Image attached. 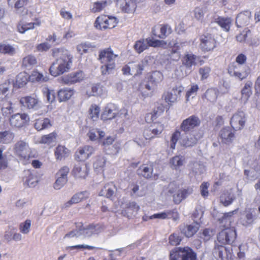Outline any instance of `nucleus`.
<instances>
[{
    "label": "nucleus",
    "mask_w": 260,
    "mask_h": 260,
    "mask_svg": "<svg viewBox=\"0 0 260 260\" xmlns=\"http://www.w3.org/2000/svg\"><path fill=\"white\" fill-rule=\"evenodd\" d=\"M53 56L56 57L49 68L50 73L54 77L69 71L72 63L73 56L70 52L64 48L53 50Z\"/></svg>",
    "instance_id": "nucleus-1"
},
{
    "label": "nucleus",
    "mask_w": 260,
    "mask_h": 260,
    "mask_svg": "<svg viewBox=\"0 0 260 260\" xmlns=\"http://www.w3.org/2000/svg\"><path fill=\"white\" fill-rule=\"evenodd\" d=\"M203 134L200 132H187L181 134L180 132L176 131L172 135L170 147L172 149H174L178 141L182 146L193 147L203 138Z\"/></svg>",
    "instance_id": "nucleus-2"
},
{
    "label": "nucleus",
    "mask_w": 260,
    "mask_h": 260,
    "mask_svg": "<svg viewBox=\"0 0 260 260\" xmlns=\"http://www.w3.org/2000/svg\"><path fill=\"white\" fill-rule=\"evenodd\" d=\"M236 211V210L225 213L219 219L220 223L222 224L224 226L226 227L219 233L217 236V240L221 244H232L236 238L237 234L234 228H228L232 222L231 217Z\"/></svg>",
    "instance_id": "nucleus-3"
},
{
    "label": "nucleus",
    "mask_w": 260,
    "mask_h": 260,
    "mask_svg": "<svg viewBox=\"0 0 260 260\" xmlns=\"http://www.w3.org/2000/svg\"><path fill=\"white\" fill-rule=\"evenodd\" d=\"M118 55L114 53L110 47L100 50L98 59L103 64L101 67L102 75L111 73L115 67V59Z\"/></svg>",
    "instance_id": "nucleus-4"
},
{
    "label": "nucleus",
    "mask_w": 260,
    "mask_h": 260,
    "mask_svg": "<svg viewBox=\"0 0 260 260\" xmlns=\"http://www.w3.org/2000/svg\"><path fill=\"white\" fill-rule=\"evenodd\" d=\"M170 260H197V254L189 247H176L170 252Z\"/></svg>",
    "instance_id": "nucleus-5"
},
{
    "label": "nucleus",
    "mask_w": 260,
    "mask_h": 260,
    "mask_svg": "<svg viewBox=\"0 0 260 260\" xmlns=\"http://www.w3.org/2000/svg\"><path fill=\"white\" fill-rule=\"evenodd\" d=\"M117 23L118 20L116 17L101 15L96 18L94 26L96 29L103 30L114 28Z\"/></svg>",
    "instance_id": "nucleus-6"
},
{
    "label": "nucleus",
    "mask_w": 260,
    "mask_h": 260,
    "mask_svg": "<svg viewBox=\"0 0 260 260\" xmlns=\"http://www.w3.org/2000/svg\"><path fill=\"white\" fill-rule=\"evenodd\" d=\"M250 72V70L248 66L231 64L228 68V73L230 75L240 81L246 79Z\"/></svg>",
    "instance_id": "nucleus-7"
},
{
    "label": "nucleus",
    "mask_w": 260,
    "mask_h": 260,
    "mask_svg": "<svg viewBox=\"0 0 260 260\" xmlns=\"http://www.w3.org/2000/svg\"><path fill=\"white\" fill-rule=\"evenodd\" d=\"M14 152L21 160L28 159L30 154L28 143L23 140L17 141L14 146Z\"/></svg>",
    "instance_id": "nucleus-8"
},
{
    "label": "nucleus",
    "mask_w": 260,
    "mask_h": 260,
    "mask_svg": "<svg viewBox=\"0 0 260 260\" xmlns=\"http://www.w3.org/2000/svg\"><path fill=\"white\" fill-rule=\"evenodd\" d=\"M247 120L246 114L242 111H238L231 118L230 124L234 131L241 130Z\"/></svg>",
    "instance_id": "nucleus-9"
},
{
    "label": "nucleus",
    "mask_w": 260,
    "mask_h": 260,
    "mask_svg": "<svg viewBox=\"0 0 260 260\" xmlns=\"http://www.w3.org/2000/svg\"><path fill=\"white\" fill-rule=\"evenodd\" d=\"M201 120L196 115H191L183 120L180 124V129L183 132H196L193 129L200 125Z\"/></svg>",
    "instance_id": "nucleus-10"
},
{
    "label": "nucleus",
    "mask_w": 260,
    "mask_h": 260,
    "mask_svg": "<svg viewBox=\"0 0 260 260\" xmlns=\"http://www.w3.org/2000/svg\"><path fill=\"white\" fill-rule=\"evenodd\" d=\"M200 41V48L204 52L212 51L217 46V41L210 34L202 35Z\"/></svg>",
    "instance_id": "nucleus-11"
},
{
    "label": "nucleus",
    "mask_w": 260,
    "mask_h": 260,
    "mask_svg": "<svg viewBox=\"0 0 260 260\" xmlns=\"http://www.w3.org/2000/svg\"><path fill=\"white\" fill-rule=\"evenodd\" d=\"M164 76L159 71L153 72L149 74L147 77L148 83L145 85V88L148 90L153 91L156 88L158 84L163 80Z\"/></svg>",
    "instance_id": "nucleus-12"
},
{
    "label": "nucleus",
    "mask_w": 260,
    "mask_h": 260,
    "mask_svg": "<svg viewBox=\"0 0 260 260\" xmlns=\"http://www.w3.org/2000/svg\"><path fill=\"white\" fill-rule=\"evenodd\" d=\"M159 41L151 38L140 39L137 41L134 46L135 51L140 54L148 48L149 46L156 47L158 45Z\"/></svg>",
    "instance_id": "nucleus-13"
},
{
    "label": "nucleus",
    "mask_w": 260,
    "mask_h": 260,
    "mask_svg": "<svg viewBox=\"0 0 260 260\" xmlns=\"http://www.w3.org/2000/svg\"><path fill=\"white\" fill-rule=\"evenodd\" d=\"M234 129L229 126L223 127L219 133V140L222 144L230 145L235 138Z\"/></svg>",
    "instance_id": "nucleus-14"
},
{
    "label": "nucleus",
    "mask_w": 260,
    "mask_h": 260,
    "mask_svg": "<svg viewBox=\"0 0 260 260\" xmlns=\"http://www.w3.org/2000/svg\"><path fill=\"white\" fill-rule=\"evenodd\" d=\"M20 102L24 107L30 110L36 111L41 108V102L36 96L23 97Z\"/></svg>",
    "instance_id": "nucleus-15"
},
{
    "label": "nucleus",
    "mask_w": 260,
    "mask_h": 260,
    "mask_svg": "<svg viewBox=\"0 0 260 260\" xmlns=\"http://www.w3.org/2000/svg\"><path fill=\"white\" fill-rule=\"evenodd\" d=\"M15 104L9 96L6 95L4 98L0 99V110L4 116H7L14 112Z\"/></svg>",
    "instance_id": "nucleus-16"
},
{
    "label": "nucleus",
    "mask_w": 260,
    "mask_h": 260,
    "mask_svg": "<svg viewBox=\"0 0 260 260\" xmlns=\"http://www.w3.org/2000/svg\"><path fill=\"white\" fill-rule=\"evenodd\" d=\"M146 63L142 61L139 63H130L122 68V71L125 75H134L135 76L141 74L144 70Z\"/></svg>",
    "instance_id": "nucleus-17"
},
{
    "label": "nucleus",
    "mask_w": 260,
    "mask_h": 260,
    "mask_svg": "<svg viewBox=\"0 0 260 260\" xmlns=\"http://www.w3.org/2000/svg\"><path fill=\"white\" fill-rule=\"evenodd\" d=\"M183 91L182 87H174L170 91L164 94L165 100L169 105H172L177 102L181 97Z\"/></svg>",
    "instance_id": "nucleus-18"
},
{
    "label": "nucleus",
    "mask_w": 260,
    "mask_h": 260,
    "mask_svg": "<svg viewBox=\"0 0 260 260\" xmlns=\"http://www.w3.org/2000/svg\"><path fill=\"white\" fill-rule=\"evenodd\" d=\"M89 197V193L87 191L77 192L72 197L70 200L63 204L61 206V208H68L73 204L79 203L81 201L87 199Z\"/></svg>",
    "instance_id": "nucleus-19"
},
{
    "label": "nucleus",
    "mask_w": 260,
    "mask_h": 260,
    "mask_svg": "<svg viewBox=\"0 0 260 260\" xmlns=\"http://www.w3.org/2000/svg\"><path fill=\"white\" fill-rule=\"evenodd\" d=\"M117 115H118L117 106L114 104L110 103L105 107L102 114V119L103 120L112 119L117 117Z\"/></svg>",
    "instance_id": "nucleus-20"
},
{
    "label": "nucleus",
    "mask_w": 260,
    "mask_h": 260,
    "mask_svg": "<svg viewBox=\"0 0 260 260\" xmlns=\"http://www.w3.org/2000/svg\"><path fill=\"white\" fill-rule=\"evenodd\" d=\"M28 115L25 113H17L11 116L9 121L11 125L14 127H21L28 121Z\"/></svg>",
    "instance_id": "nucleus-21"
},
{
    "label": "nucleus",
    "mask_w": 260,
    "mask_h": 260,
    "mask_svg": "<svg viewBox=\"0 0 260 260\" xmlns=\"http://www.w3.org/2000/svg\"><path fill=\"white\" fill-rule=\"evenodd\" d=\"M140 209V206L135 202H129L126 204L125 207L122 210V216L128 218H132L135 216Z\"/></svg>",
    "instance_id": "nucleus-22"
},
{
    "label": "nucleus",
    "mask_w": 260,
    "mask_h": 260,
    "mask_svg": "<svg viewBox=\"0 0 260 260\" xmlns=\"http://www.w3.org/2000/svg\"><path fill=\"white\" fill-rule=\"evenodd\" d=\"M200 225L197 222L190 224H183L180 226V231L185 237L190 238L193 236L199 230Z\"/></svg>",
    "instance_id": "nucleus-23"
},
{
    "label": "nucleus",
    "mask_w": 260,
    "mask_h": 260,
    "mask_svg": "<svg viewBox=\"0 0 260 260\" xmlns=\"http://www.w3.org/2000/svg\"><path fill=\"white\" fill-rule=\"evenodd\" d=\"M200 58L193 54H186L182 59V62L187 70L190 73L192 70L193 67L197 64Z\"/></svg>",
    "instance_id": "nucleus-24"
},
{
    "label": "nucleus",
    "mask_w": 260,
    "mask_h": 260,
    "mask_svg": "<svg viewBox=\"0 0 260 260\" xmlns=\"http://www.w3.org/2000/svg\"><path fill=\"white\" fill-rule=\"evenodd\" d=\"M23 181L24 185L29 187H34L38 183V178L35 173L27 170L24 171Z\"/></svg>",
    "instance_id": "nucleus-25"
},
{
    "label": "nucleus",
    "mask_w": 260,
    "mask_h": 260,
    "mask_svg": "<svg viewBox=\"0 0 260 260\" xmlns=\"http://www.w3.org/2000/svg\"><path fill=\"white\" fill-rule=\"evenodd\" d=\"M84 79V74L82 72H77L71 73L62 77V82L66 84H72L80 82Z\"/></svg>",
    "instance_id": "nucleus-26"
},
{
    "label": "nucleus",
    "mask_w": 260,
    "mask_h": 260,
    "mask_svg": "<svg viewBox=\"0 0 260 260\" xmlns=\"http://www.w3.org/2000/svg\"><path fill=\"white\" fill-rule=\"evenodd\" d=\"M251 17V12L246 11L239 13L237 16L236 24L238 27H242L248 25Z\"/></svg>",
    "instance_id": "nucleus-27"
},
{
    "label": "nucleus",
    "mask_w": 260,
    "mask_h": 260,
    "mask_svg": "<svg viewBox=\"0 0 260 260\" xmlns=\"http://www.w3.org/2000/svg\"><path fill=\"white\" fill-rule=\"evenodd\" d=\"M213 254L217 260H228L229 257H231V254L228 253L226 248L222 245H215Z\"/></svg>",
    "instance_id": "nucleus-28"
},
{
    "label": "nucleus",
    "mask_w": 260,
    "mask_h": 260,
    "mask_svg": "<svg viewBox=\"0 0 260 260\" xmlns=\"http://www.w3.org/2000/svg\"><path fill=\"white\" fill-rule=\"evenodd\" d=\"M88 171L87 166L84 163L78 162L75 165L73 173L77 178H84L87 175Z\"/></svg>",
    "instance_id": "nucleus-29"
},
{
    "label": "nucleus",
    "mask_w": 260,
    "mask_h": 260,
    "mask_svg": "<svg viewBox=\"0 0 260 260\" xmlns=\"http://www.w3.org/2000/svg\"><path fill=\"white\" fill-rule=\"evenodd\" d=\"M117 188L113 182L106 184L99 192L101 196L111 198L113 197L116 191Z\"/></svg>",
    "instance_id": "nucleus-30"
},
{
    "label": "nucleus",
    "mask_w": 260,
    "mask_h": 260,
    "mask_svg": "<svg viewBox=\"0 0 260 260\" xmlns=\"http://www.w3.org/2000/svg\"><path fill=\"white\" fill-rule=\"evenodd\" d=\"M94 152V149L93 147L86 145L79 150V154H77L80 161H84L88 159Z\"/></svg>",
    "instance_id": "nucleus-31"
},
{
    "label": "nucleus",
    "mask_w": 260,
    "mask_h": 260,
    "mask_svg": "<svg viewBox=\"0 0 260 260\" xmlns=\"http://www.w3.org/2000/svg\"><path fill=\"white\" fill-rule=\"evenodd\" d=\"M253 83L251 81H247L241 90V100L246 103L252 93V87Z\"/></svg>",
    "instance_id": "nucleus-32"
},
{
    "label": "nucleus",
    "mask_w": 260,
    "mask_h": 260,
    "mask_svg": "<svg viewBox=\"0 0 260 260\" xmlns=\"http://www.w3.org/2000/svg\"><path fill=\"white\" fill-rule=\"evenodd\" d=\"M159 30L160 32L157 33L156 28L154 27L152 29V32L154 36L160 39L165 38L172 32V28L168 24L161 25Z\"/></svg>",
    "instance_id": "nucleus-33"
},
{
    "label": "nucleus",
    "mask_w": 260,
    "mask_h": 260,
    "mask_svg": "<svg viewBox=\"0 0 260 260\" xmlns=\"http://www.w3.org/2000/svg\"><path fill=\"white\" fill-rule=\"evenodd\" d=\"M143 136L145 139L144 140H141L139 138H136L135 140V141L140 147L145 146L148 140H150L151 139L155 138L149 126L144 129L143 132Z\"/></svg>",
    "instance_id": "nucleus-34"
},
{
    "label": "nucleus",
    "mask_w": 260,
    "mask_h": 260,
    "mask_svg": "<svg viewBox=\"0 0 260 260\" xmlns=\"http://www.w3.org/2000/svg\"><path fill=\"white\" fill-rule=\"evenodd\" d=\"M122 11L130 13L134 11L136 8V4L135 0H119Z\"/></svg>",
    "instance_id": "nucleus-35"
},
{
    "label": "nucleus",
    "mask_w": 260,
    "mask_h": 260,
    "mask_svg": "<svg viewBox=\"0 0 260 260\" xmlns=\"http://www.w3.org/2000/svg\"><path fill=\"white\" fill-rule=\"evenodd\" d=\"M74 93L73 90L67 88L61 89L58 91L59 102H64L69 100Z\"/></svg>",
    "instance_id": "nucleus-36"
},
{
    "label": "nucleus",
    "mask_w": 260,
    "mask_h": 260,
    "mask_svg": "<svg viewBox=\"0 0 260 260\" xmlns=\"http://www.w3.org/2000/svg\"><path fill=\"white\" fill-rule=\"evenodd\" d=\"M35 127L38 131L48 128L51 126L50 120L47 118H40L36 120Z\"/></svg>",
    "instance_id": "nucleus-37"
},
{
    "label": "nucleus",
    "mask_w": 260,
    "mask_h": 260,
    "mask_svg": "<svg viewBox=\"0 0 260 260\" xmlns=\"http://www.w3.org/2000/svg\"><path fill=\"white\" fill-rule=\"evenodd\" d=\"M70 154V151L64 146L58 145L55 151V156L57 160H61L63 158L68 156Z\"/></svg>",
    "instance_id": "nucleus-38"
},
{
    "label": "nucleus",
    "mask_w": 260,
    "mask_h": 260,
    "mask_svg": "<svg viewBox=\"0 0 260 260\" xmlns=\"http://www.w3.org/2000/svg\"><path fill=\"white\" fill-rule=\"evenodd\" d=\"M40 24L41 22L40 21H37L36 22L33 23L31 22L26 23L20 22L18 24L17 26V29L19 32L23 34L28 30L34 28L35 26H40Z\"/></svg>",
    "instance_id": "nucleus-39"
},
{
    "label": "nucleus",
    "mask_w": 260,
    "mask_h": 260,
    "mask_svg": "<svg viewBox=\"0 0 260 260\" xmlns=\"http://www.w3.org/2000/svg\"><path fill=\"white\" fill-rule=\"evenodd\" d=\"M37 63L36 57L32 55H28L22 59V66L27 69H31Z\"/></svg>",
    "instance_id": "nucleus-40"
},
{
    "label": "nucleus",
    "mask_w": 260,
    "mask_h": 260,
    "mask_svg": "<svg viewBox=\"0 0 260 260\" xmlns=\"http://www.w3.org/2000/svg\"><path fill=\"white\" fill-rule=\"evenodd\" d=\"M153 168L151 166L143 165L137 170L139 175L142 176L146 178H149L152 175Z\"/></svg>",
    "instance_id": "nucleus-41"
},
{
    "label": "nucleus",
    "mask_w": 260,
    "mask_h": 260,
    "mask_svg": "<svg viewBox=\"0 0 260 260\" xmlns=\"http://www.w3.org/2000/svg\"><path fill=\"white\" fill-rule=\"evenodd\" d=\"M14 133L10 131L0 132V143L8 144L12 142L14 138Z\"/></svg>",
    "instance_id": "nucleus-42"
},
{
    "label": "nucleus",
    "mask_w": 260,
    "mask_h": 260,
    "mask_svg": "<svg viewBox=\"0 0 260 260\" xmlns=\"http://www.w3.org/2000/svg\"><path fill=\"white\" fill-rule=\"evenodd\" d=\"M106 163V159L103 156H97L93 162V168L98 172L102 171Z\"/></svg>",
    "instance_id": "nucleus-43"
},
{
    "label": "nucleus",
    "mask_w": 260,
    "mask_h": 260,
    "mask_svg": "<svg viewBox=\"0 0 260 260\" xmlns=\"http://www.w3.org/2000/svg\"><path fill=\"white\" fill-rule=\"evenodd\" d=\"M106 1L96 2L91 4L90 10L92 13H99L103 10L107 6Z\"/></svg>",
    "instance_id": "nucleus-44"
},
{
    "label": "nucleus",
    "mask_w": 260,
    "mask_h": 260,
    "mask_svg": "<svg viewBox=\"0 0 260 260\" xmlns=\"http://www.w3.org/2000/svg\"><path fill=\"white\" fill-rule=\"evenodd\" d=\"M104 93V87L100 84L92 85L90 91H87V94L90 96H101Z\"/></svg>",
    "instance_id": "nucleus-45"
},
{
    "label": "nucleus",
    "mask_w": 260,
    "mask_h": 260,
    "mask_svg": "<svg viewBox=\"0 0 260 260\" xmlns=\"http://www.w3.org/2000/svg\"><path fill=\"white\" fill-rule=\"evenodd\" d=\"M219 91L216 88L208 89L205 93L206 99L212 103H215L217 99Z\"/></svg>",
    "instance_id": "nucleus-46"
},
{
    "label": "nucleus",
    "mask_w": 260,
    "mask_h": 260,
    "mask_svg": "<svg viewBox=\"0 0 260 260\" xmlns=\"http://www.w3.org/2000/svg\"><path fill=\"white\" fill-rule=\"evenodd\" d=\"M184 161L185 158L184 156L176 155L171 159L170 163L171 165L172 168L174 169H177L183 165Z\"/></svg>",
    "instance_id": "nucleus-47"
},
{
    "label": "nucleus",
    "mask_w": 260,
    "mask_h": 260,
    "mask_svg": "<svg viewBox=\"0 0 260 260\" xmlns=\"http://www.w3.org/2000/svg\"><path fill=\"white\" fill-rule=\"evenodd\" d=\"M100 108L95 105H91L89 109V117L93 121H96L99 117Z\"/></svg>",
    "instance_id": "nucleus-48"
},
{
    "label": "nucleus",
    "mask_w": 260,
    "mask_h": 260,
    "mask_svg": "<svg viewBox=\"0 0 260 260\" xmlns=\"http://www.w3.org/2000/svg\"><path fill=\"white\" fill-rule=\"evenodd\" d=\"M0 53L13 56L16 53V49L10 44H0Z\"/></svg>",
    "instance_id": "nucleus-49"
},
{
    "label": "nucleus",
    "mask_w": 260,
    "mask_h": 260,
    "mask_svg": "<svg viewBox=\"0 0 260 260\" xmlns=\"http://www.w3.org/2000/svg\"><path fill=\"white\" fill-rule=\"evenodd\" d=\"M13 87V84L10 80L6 81L3 84L0 85V99L4 98L6 95L8 96L7 92L9 91L10 89Z\"/></svg>",
    "instance_id": "nucleus-50"
},
{
    "label": "nucleus",
    "mask_w": 260,
    "mask_h": 260,
    "mask_svg": "<svg viewBox=\"0 0 260 260\" xmlns=\"http://www.w3.org/2000/svg\"><path fill=\"white\" fill-rule=\"evenodd\" d=\"M29 78L32 82H46L48 80L47 76H44L42 74L37 71H34L29 76Z\"/></svg>",
    "instance_id": "nucleus-51"
},
{
    "label": "nucleus",
    "mask_w": 260,
    "mask_h": 260,
    "mask_svg": "<svg viewBox=\"0 0 260 260\" xmlns=\"http://www.w3.org/2000/svg\"><path fill=\"white\" fill-rule=\"evenodd\" d=\"M216 22L220 25L226 31H229L230 28L231 21L230 18L218 17L216 21Z\"/></svg>",
    "instance_id": "nucleus-52"
},
{
    "label": "nucleus",
    "mask_w": 260,
    "mask_h": 260,
    "mask_svg": "<svg viewBox=\"0 0 260 260\" xmlns=\"http://www.w3.org/2000/svg\"><path fill=\"white\" fill-rule=\"evenodd\" d=\"M175 213L174 210H167L165 212H162L156 214H154L149 217L150 219L159 218V219H166L170 218L172 216V214Z\"/></svg>",
    "instance_id": "nucleus-53"
},
{
    "label": "nucleus",
    "mask_w": 260,
    "mask_h": 260,
    "mask_svg": "<svg viewBox=\"0 0 260 260\" xmlns=\"http://www.w3.org/2000/svg\"><path fill=\"white\" fill-rule=\"evenodd\" d=\"M215 231L213 229H205L201 234V238L205 241H209L215 234Z\"/></svg>",
    "instance_id": "nucleus-54"
},
{
    "label": "nucleus",
    "mask_w": 260,
    "mask_h": 260,
    "mask_svg": "<svg viewBox=\"0 0 260 260\" xmlns=\"http://www.w3.org/2000/svg\"><path fill=\"white\" fill-rule=\"evenodd\" d=\"M28 0H8L9 6L18 10L23 7L27 3Z\"/></svg>",
    "instance_id": "nucleus-55"
},
{
    "label": "nucleus",
    "mask_w": 260,
    "mask_h": 260,
    "mask_svg": "<svg viewBox=\"0 0 260 260\" xmlns=\"http://www.w3.org/2000/svg\"><path fill=\"white\" fill-rule=\"evenodd\" d=\"M149 127L155 137L160 135L164 129L163 124L160 123H154Z\"/></svg>",
    "instance_id": "nucleus-56"
},
{
    "label": "nucleus",
    "mask_w": 260,
    "mask_h": 260,
    "mask_svg": "<svg viewBox=\"0 0 260 260\" xmlns=\"http://www.w3.org/2000/svg\"><path fill=\"white\" fill-rule=\"evenodd\" d=\"M182 241V237L179 233H174L170 235L169 238V243L173 246H177L180 244Z\"/></svg>",
    "instance_id": "nucleus-57"
},
{
    "label": "nucleus",
    "mask_w": 260,
    "mask_h": 260,
    "mask_svg": "<svg viewBox=\"0 0 260 260\" xmlns=\"http://www.w3.org/2000/svg\"><path fill=\"white\" fill-rule=\"evenodd\" d=\"M56 134L54 133H50L47 135H44L42 137L40 143L45 144H50L55 141Z\"/></svg>",
    "instance_id": "nucleus-58"
},
{
    "label": "nucleus",
    "mask_w": 260,
    "mask_h": 260,
    "mask_svg": "<svg viewBox=\"0 0 260 260\" xmlns=\"http://www.w3.org/2000/svg\"><path fill=\"white\" fill-rule=\"evenodd\" d=\"M199 90V86L197 84H192L190 89L186 92V101H189L190 97L193 98L197 94V92Z\"/></svg>",
    "instance_id": "nucleus-59"
},
{
    "label": "nucleus",
    "mask_w": 260,
    "mask_h": 260,
    "mask_svg": "<svg viewBox=\"0 0 260 260\" xmlns=\"http://www.w3.org/2000/svg\"><path fill=\"white\" fill-rule=\"evenodd\" d=\"M234 199V197L230 194H223L220 198V203L224 206L231 205Z\"/></svg>",
    "instance_id": "nucleus-60"
},
{
    "label": "nucleus",
    "mask_w": 260,
    "mask_h": 260,
    "mask_svg": "<svg viewBox=\"0 0 260 260\" xmlns=\"http://www.w3.org/2000/svg\"><path fill=\"white\" fill-rule=\"evenodd\" d=\"M30 226L31 220L27 219L19 224V230L22 234H27L30 231Z\"/></svg>",
    "instance_id": "nucleus-61"
},
{
    "label": "nucleus",
    "mask_w": 260,
    "mask_h": 260,
    "mask_svg": "<svg viewBox=\"0 0 260 260\" xmlns=\"http://www.w3.org/2000/svg\"><path fill=\"white\" fill-rule=\"evenodd\" d=\"M43 94L46 98L48 103H52L55 99V92L53 90H50L47 88L43 89Z\"/></svg>",
    "instance_id": "nucleus-62"
},
{
    "label": "nucleus",
    "mask_w": 260,
    "mask_h": 260,
    "mask_svg": "<svg viewBox=\"0 0 260 260\" xmlns=\"http://www.w3.org/2000/svg\"><path fill=\"white\" fill-rule=\"evenodd\" d=\"M70 169L68 167L64 166L62 167L56 174V177L64 178L68 179V175Z\"/></svg>",
    "instance_id": "nucleus-63"
},
{
    "label": "nucleus",
    "mask_w": 260,
    "mask_h": 260,
    "mask_svg": "<svg viewBox=\"0 0 260 260\" xmlns=\"http://www.w3.org/2000/svg\"><path fill=\"white\" fill-rule=\"evenodd\" d=\"M27 82V78L25 73H21L16 77V82L19 86H22L26 84Z\"/></svg>",
    "instance_id": "nucleus-64"
}]
</instances>
